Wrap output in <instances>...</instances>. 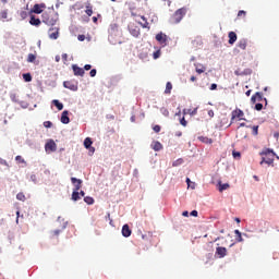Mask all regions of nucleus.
<instances>
[{
    "instance_id": "f257e3e1",
    "label": "nucleus",
    "mask_w": 279,
    "mask_h": 279,
    "mask_svg": "<svg viewBox=\"0 0 279 279\" xmlns=\"http://www.w3.org/2000/svg\"><path fill=\"white\" fill-rule=\"evenodd\" d=\"M186 12H189V8L183 7L181 9H178L170 17V23L172 25H178V23L182 22V19L186 16Z\"/></svg>"
},
{
    "instance_id": "f03ea898",
    "label": "nucleus",
    "mask_w": 279,
    "mask_h": 279,
    "mask_svg": "<svg viewBox=\"0 0 279 279\" xmlns=\"http://www.w3.org/2000/svg\"><path fill=\"white\" fill-rule=\"evenodd\" d=\"M41 21L46 25L53 27V25H56V23H58V15L53 11L45 12L41 15Z\"/></svg>"
},
{
    "instance_id": "7ed1b4c3",
    "label": "nucleus",
    "mask_w": 279,
    "mask_h": 279,
    "mask_svg": "<svg viewBox=\"0 0 279 279\" xmlns=\"http://www.w3.org/2000/svg\"><path fill=\"white\" fill-rule=\"evenodd\" d=\"M71 182H72V184H74L72 199H73V202H78V199H82V197L80 196V189H82V179L72 177Z\"/></svg>"
},
{
    "instance_id": "20e7f679",
    "label": "nucleus",
    "mask_w": 279,
    "mask_h": 279,
    "mask_svg": "<svg viewBox=\"0 0 279 279\" xmlns=\"http://www.w3.org/2000/svg\"><path fill=\"white\" fill-rule=\"evenodd\" d=\"M155 39L160 45V47H167V45H169V36L162 32L158 33Z\"/></svg>"
},
{
    "instance_id": "39448f33",
    "label": "nucleus",
    "mask_w": 279,
    "mask_h": 279,
    "mask_svg": "<svg viewBox=\"0 0 279 279\" xmlns=\"http://www.w3.org/2000/svg\"><path fill=\"white\" fill-rule=\"evenodd\" d=\"M245 113L241 109H235L231 112V123H234L235 119H239V121H245Z\"/></svg>"
},
{
    "instance_id": "423d86ee",
    "label": "nucleus",
    "mask_w": 279,
    "mask_h": 279,
    "mask_svg": "<svg viewBox=\"0 0 279 279\" xmlns=\"http://www.w3.org/2000/svg\"><path fill=\"white\" fill-rule=\"evenodd\" d=\"M45 149L47 153L57 151L58 150V144L53 140H49L46 145Z\"/></svg>"
},
{
    "instance_id": "0eeeda50",
    "label": "nucleus",
    "mask_w": 279,
    "mask_h": 279,
    "mask_svg": "<svg viewBox=\"0 0 279 279\" xmlns=\"http://www.w3.org/2000/svg\"><path fill=\"white\" fill-rule=\"evenodd\" d=\"M130 34L134 36V38H138L141 36V28L134 24L129 25Z\"/></svg>"
},
{
    "instance_id": "6e6552de",
    "label": "nucleus",
    "mask_w": 279,
    "mask_h": 279,
    "mask_svg": "<svg viewBox=\"0 0 279 279\" xmlns=\"http://www.w3.org/2000/svg\"><path fill=\"white\" fill-rule=\"evenodd\" d=\"M49 38L50 40H58V38H60V28L51 27L49 29Z\"/></svg>"
},
{
    "instance_id": "1a4fd4ad",
    "label": "nucleus",
    "mask_w": 279,
    "mask_h": 279,
    "mask_svg": "<svg viewBox=\"0 0 279 279\" xmlns=\"http://www.w3.org/2000/svg\"><path fill=\"white\" fill-rule=\"evenodd\" d=\"M216 256H218V258H226V256H228V248L218 246L216 248Z\"/></svg>"
},
{
    "instance_id": "9d476101",
    "label": "nucleus",
    "mask_w": 279,
    "mask_h": 279,
    "mask_svg": "<svg viewBox=\"0 0 279 279\" xmlns=\"http://www.w3.org/2000/svg\"><path fill=\"white\" fill-rule=\"evenodd\" d=\"M45 8H47L45 3L35 4L32 9V12L34 14H43V10H45Z\"/></svg>"
},
{
    "instance_id": "9b49d317",
    "label": "nucleus",
    "mask_w": 279,
    "mask_h": 279,
    "mask_svg": "<svg viewBox=\"0 0 279 279\" xmlns=\"http://www.w3.org/2000/svg\"><path fill=\"white\" fill-rule=\"evenodd\" d=\"M72 70H73L74 75L80 76V77H84V73H85L84 69L74 64V65H72Z\"/></svg>"
},
{
    "instance_id": "f8f14e48",
    "label": "nucleus",
    "mask_w": 279,
    "mask_h": 279,
    "mask_svg": "<svg viewBox=\"0 0 279 279\" xmlns=\"http://www.w3.org/2000/svg\"><path fill=\"white\" fill-rule=\"evenodd\" d=\"M61 123L64 125H68V123H71V119L69 118V111L65 110L61 113Z\"/></svg>"
},
{
    "instance_id": "ddd939ff",
    "label": "nucleus",
    "mask_w": 279,
    "mask_h": 279,
    "mask_svg": "<svg viewBox=\"0 0 279 279\" xmlns=\"http://www.w3.org/2000/svg\"><path fill=\"white\" fill-rule=\"evenodd\" d=\"M122 235L125 236V239H128L129 236H132V230L130 229L129 225H124L122 227Z\"/></svg>"
},
{
    "instance_id": "4468645a",
    "label": "nucleus",
    "mask_w": 279,
    "mask_h": 279,
    "mask_svg": "<svg viewBox=\"0 0 279 279\" xmlns=\"http://www.w3.org/2000/svg\"><path fill=\"white\" fill-rule=\"evenodd\" d=\"M63 86H64V88H69V90H77V85H75L71 81L63 82Z\"/></svg>"
},
{
    "instance_id": "2eb2a0df",
    "label": "nucleus",
    "mask_w": 279,
    "mask_h": 279,
    "mask_svg": "<svg viewBox=\"0 0 279 279\" xmlns=\"http://www.w3.org/2000/svg\"><path fill=\"white\" fill-rule=\"evenodd\" d=\"M235 75L242 76V75H252V69L247 68L244 71H241V69L235 70Z\"/></svg>"
},
{
    "instance_id": "dca6fc26",
    "label": "nucleus",
    "mask_w": 279,
    "mask_h": 279,
    "mask_svg": "<svg viewBox=\"0 0 279 279\" xmlns=\"http://www.w3.org/2000/svg\"><path fill=\"white\" fill-rule=\"evenodd\" d=\"M228 38H229V45H234V43H236V39H238L236 33L229 32Z\"/></svg>"
},
{
    "instance_id": "f3484780",
    "label": "nucleus",
    "mask_w": 279,
    "mask_h": 279,
    "mask_svg": "<svg viewBox=\"0 0 279 279\" xmlns=\"http://www.w3.org/2000/svg\"><path fill=\"white\" fill-rule=\"evenodd\" d=\"M238 47L239 49H242V51H245V49H247V39H240L238 43Z\"/></svg>"
},
{
    "instance_id": "a211bd4d",
    "label": "nucleus",
    "mask_w": 279,
    "mask_h": 279,
    "mask_svg": "<svg viewBox=\"0 0 279 279\" xmlns=\"http://www.w3.org/2000/svg\"><path fill=\"white\" fill-rule=\"evenodd\" d=\"M143 22H138L140 25L144 28V29H149V22H147V17H145V15L141 16Z\"/></svg>"
},
{
    "instance_id": "6ab92c4d",
    "label": "nucleus",
    "mask_w": 279,
    "mask_h": 279,
    "mask_svg": "<svg viewBox=\"0 0 279 279\" xmlns=\"http://www.w3.org/2000/svg\"><path fill=\"white\" fill-rule=\"evenodd\" d=\"M198 141H201V143H205V145H213V138L206 136H198Z\"/></svg>"
},
{
    "instance_id": "aec40b11",
    "label": "nucleus",
    "mask_w": 279,
    "mask_h": 279,
    "mask_svg": "<svg viewBox=\"0 0 279 279\" xmlns=\"http://www.w3.org/2000/svg\"><path fill=\"white\" fill-rule=\"evenodd\" d=\"M151 149H154V151H160L162 149V144L160 142H153Z\"/></svg>"
},
{
    "instance_id": "412c9836",
    "label": "nucleus",
    "mask_w": 279,
    "mask_h": 279,
    "mask_svg": "<svg viewBox=\"0 0 279 279\" xmlns=\"http://www.w3.org/2000/svg\"><path fill=\"white\" fill-rule=\"evenodd\" d=\"M31 25H34L35 27H38V25H40V19L35 17L34 15L31 16V21H29Z\"/></svg>"
},
{
    "instance_id": "4be33fe9",
    "label": "nucleus",
    "mask_w": 279,
    "mask_h": 279,
    "mask_svg": "<svg viewBox=\"0 0 279 279\" xmlns=\"http://www.w3.org/2000/svg\"><path fill=\"white\" fill-rule=\"evenodd\" d=\"M52 104H53V106H56V108L58 110H63L64 109V105L62 102H60V100H58V99L52 100Z\"/></svg>"
},
{
    "instance_id": "5701e85b",
    "label": "nucleus",
    "mask_w": 279,
    "mask_h": 279,
    "mask_svg": "<svg viewBox=\"0 0 279 279\" xmlns=\"http://www.w3.org/2000/svg\"><path fill=\"white\" fill-rule=\"evenodd\" d=\"M171 90H173V84H171V82H168V83L166 84L165 94H166V95H171Z\"/></svg>"
},
{
    "instance_id": "b1692460",
    "label": "nucleus",
    "mask_w": 279,
    "mask_h": 279,
    "mask_svg": "<svg viewBox=\"0 0 279 279\" xmlns=\"http://www.w3.org/2000/svg\"><path fill=\"white\" fill-rule=\"evenodd\" d=\"M90 145H93V140H90V137H86L84 140V147H85V149H90Z\"/></svg>"
},
{
    "instance_id": "393cba45",
    "label": "nucleus",
    "mask_w": 279,
    "mask_h": 279,
    "mask_svg": "<svg viewBox=\"0 0 279 279\" xmlns=\"http://www.w3.org/2000/svg\"><path fill=\"white\" fill-rule=\"evenodd\" d=\"M260 165H274V158H262Z\"/></svg>"
},
{
    "instance_id": "a878e982",
    "label": "nucleus",
    "mask_w": 279,
    "mask_h": 279,
    "mask_svg": "<svg viewBox=\"0 0 279 279\" xmlns=\"http://www.w3.org/2000/svg\"><path fill=\"white\" fill-rule=\"evenodd\" d=\"M85 13L87 14V16H93V5L90 3L86 4Z\"/></svg>"
},
{
    "instance_id": "bb28decb",
    "label": "nucleus",
    "mask_w": 279,
    "mask_h": 279,
    "mask_svg": "<svg viewBox=\"0 0 279 279\" xmlns=\"http://www.w3.org/2000/svg\"><path fill=\"white\" fill-rule=\"evenodd\" d=\"M84 203L88 204V206H93V204H95V198H93L90 196H86V197H84Z\"/></svg>"
},
{
    "instance_id": "cd10ccee",
    "label": "nucleus",
    "mask_w": 279,
    "mask_h": 279,
    "mask_svg": "<svg viewBox=\"0 0 279 279\" xmlns=\"http://www.w3.org/2000/svg\"><path fill=\"white\" fill-rule=\"evenodd\" d=\"M228 189H230V184L228 183H223V184H219V192L223 193V191H228Z\"/></svg>"
},
{
    "instance_id": "c85d7f7f",
    "label": "nucleus",
    "mask_w": 279,
    "mask_h": 279,
    "mask_svg": "<svg viewBox=\"0 0 279 279\" xmlns=\"http://www.w3.org/2000/svg\"><path fill=\"white\" fill-rule=\"evenodd\" d=\"M268 154H274V156H276V153H274V150L269 148H266L262 153H259L260 156H268Z\"/></svg>"
},
{
    "instance_id": "c756f323",
    "label": "nucleus",
    "mask_w": 279,
    "mask_h": 279,
    "mask_svg": "<svg viewBox=\"0 0 279 279\" xmlns=\"http://www.w3.org/2000/svg\"><path fill=\"white\" fill-rule=\"evenodd\" d=\"M255 97H256L257 101H263V99H264V101H266V104H267V98H263V94L260 92L255 93Z\"/></svg>"
},
{
    "instance_id": "7c9ffc66",
    "label": "nucleus",
    "mask_w": 279,
    "mask_h": 279,
    "mask_svg": "<svg viewBox=\"0 0 279 279\" xmlns=\"http://www.w3.org/2000/svg\"><path fill=\"white\" fill-rule=\"evenodd\" d=\"M8 19V10H2L0 12V21H5Z\"/></svg>"
},
{
    "instance_id": "2f4dec72",
    "label": "nucleus",
    "mask_w": 279,
    "mask_h": 279,
    "mask_svg": "<svg viewBox=\"0 0 279 279\" xmlns=\"http://www.w3.org/2000/svg\"><path fill=\"white\" fill-rule=\"evenodd\" d=\"M16 199H19V202H25L26 199L25 194L23 192L17 193Z\"/></svg>"
},
{
    "instance_id": "473e14b6",
    "label": "nucleus",
    "mask_w": 279,
    "mask_h": 279,
    "mask_svg": "<svg viewBox=\"0 0 279 279\" xmlns=\"http://www.w3.org/2000/svg\"><path fill=\"white\" fill-rule=\"evenodd\" d=\"M234 234L236 235V241H238V243L243 242V236L241 235V231L235 230V231H234Z\"/></svg>"
},
{
    "instance_id": "72a5a7b5",
    "label": "nucleus",
    "mask_w": 279,
    "mask_h": 279,
    "mask_svg": "<svg viewBox=\"0 0 279 279\" xmlns=\"http://www.w3.org/2000/svg\"><path fill=\"white\" fill-rule=\"evenodd\" d=\"M27 62H36V54L29 53L27 57Z\"/></svg>"
},
{
    "instance_id": "f704fd0d",
    "label": "nucleus",
    "mask_w": 279,
    "mask_h": 279,
    "mask_svg": "<svg viewBox=\"0 0 279 279\" xmlns=\"http://www.w3.org/2000/svg\"><path fill=\"white\" fill-rule=\"evenodd\" d=\"M245 16H247V12L244 10L238 12V19H245Z\"/></svg>"
},
{
    "instance_id": "c9c22d12",
    "label": "nucleus",
    "mask_w": 279,
    "mask_h": 279,
    "mask_svg": "<svg viewBox=\"0 0 279 279\" xmlns=\"http://www.w3.org/2000/svg\"><path fill=\"white\" fill-rule=\"evenodd\" d=\"M23 80L26 82H32V74H29V73L23 74Z\"/></svg>"
},
{
    "instance_id": "e433bc0d",
    "label": "nucleus",
    "mask_w": 279,
    "mask_h": 279,
    "mask_svg": "<svg viewBox=\"0 0 279 279\" xmlns=\"http://www.w3.org/2000/svg\"><path fill=\"white\" fill-rule=\"evenodd\" d=\"M15 160H16V162H19L20 165H24V162H25V159H23V158L21 157V155H17V156L15 157Z\"/></svg>"
},
{
    "instance_id": "4c0bfd02",
    "label": "nucleus",
    "mask_w": 279,
    "mask_h": 279,
    "mask_svg": "<svg viewBox=\"0 0 279 279\" xmlns=\"http://www.w3.org/2000/svg\"><path fill=\"white\" fill-rule=\"evenodd\" d=\"M160 56H161L160 50H157V51H155V52L153 53L154 60H158V58H160Z\"/></svg>"
},
{
    "instance_id": "58836bf2",
    "label": "nucleus",
    "mask_w": 279,
    "mask_h": 279,
    "mask_svg": "<svg viewBox=\"0 0 279 279\" xmlns=\"http://www.w3.org/2000/svg\"><path fill=\"white\" fill-rule=\"evenodd\" d=\"M180 123L183 125V128H186V125H189V122L186 121V119H184V117L180 119Z\"/></svg>"
},
{
    "instance_id": "ea45409f",
    "label": "nucleus",
    "mask_w": 279,
    "mask_h": 279,
    "mask_svg": "<svg viewBox=\"0 0 279 279\" xmlns=\"http://www.w3.org/2000/svg\"><path fill=\"white\" fill-rule=\"evenodd\" d=\"M182 162H184L183 159H178L177 161H174V162L172 163V167H178V165H182Z\"/></svg>"
},
{
    "instance_id": "a19ab883",
    "label": "nucleus",
    "mask_w": 279,
    "mask_h": 279,
    "mask_svg": "<svg viewBox=\"0 0 279 279\" xmlns=\"http://www.w3.org/2000/svg\"><path fill=\"white\" fill-rule=\"evenodd\" d=\"M255 110L260 111L263 110V104L258 102L255 105Z\"/></svg>"
},
{
    "instance_id": "79ce46f5",
    "label": "nucleus",
    "mask_w": 279,
    "mask_h": 279,
    "mask_svg": "<svg viewBox=\"0 0 279 279\" xmlns=\"http://www.w3.org/2000/svg\"><path fill=\"white\" fill-rule=\"evenodd\" d=\"M52 125H53V123L51 121L44 122V126H46V128H51Z\"/></svg>"
},
{
    "instance_id": "37998d69",
    "label": "nucleus",
    "mask_w": 279,
    "mask_h": 279,
    "mask_svg": "<svg viewBox=\"0 0 279 279\" xmlns=\"http://www.w3.org/2000/svg\"><path fill=\"white\" fill-rule=\"evenodd\" d=\"M253 134L254 136H258V125L253 126Z\"/></svg>"
},
{
    "instance_id": "c03bdc74",
    "label": "nucleus",
    "mask_w": 279,
    "mask_h": 279,
    "mask_svg": "<svg viewBox=\"0 0 279 279\" xmlns=\"http://www.w3.org/2000/svg\"><path fill=\"white\" fill-rule=\"evenodd\" d=\"M153 130H154V132H156V134H158V132H160V130H161V128H160V125H155V126H153Z\"/></svg>"
},
{
    "instance_id": "a18cd8bd",
    "label": "nucleus",
    "mask_w": 279,
    "mask_h": 279,
    "mask_svg": "<svg viewBox=\"0 0 279 279\" xmlns=\"http://www.w3.org/2000/svg\"><path fill=\"white\" fill-rule=\"evenodd\" d=\"M77 40H80L81 43H84V40H86V36L85 35H78Z\"/></svg>"
},
{
    "instance_id": "49530a36",
    "label": "nucleus",
    "mask_w": 279,
    "mask_h": 279,
    "mask_svg": "<svg viewBox=\"0 0 279 279\" xmlns=\"http://www.w3.org/2000/svg\"><path fill=\"white\" fill-rule=\"evenodd\" d=\"M89 75L90 77H95V75H97V70L96 69L90 70Z\"/></svg>"
},
{
    "instance_id": "de8ad7c7",
    "label": "nucleus",
    "mask_w": 279,
    "mask_h": 279,
    "mask_svg": "<svg viewBox=\"0 0 279 279\" xmlns=\"http://www.w3.org/2000/svg\"><path fill=\"white\" fill-rule=\"evenodd\" d=\"M163 117H169V110L166 108L161 109Z\"/></svg>"
},
{
    "instance_id": "09e8293b",
    "label": "nucleus",
    "mask_w": 279,
    "mask_h": 279,
    "mask_svg": "<svg viewBox=\"0 0 279 279\" xmlns=\"http://www.w3.org/2000/svg\"><path fill=\"white\" fill-rule=\"evenodd\" d=\"M0 165H3L4 167H8V161L3 158H0Z\"/></svg>"
},
{
    "instance_id": "8fccbe9b",
    "label": "nucleus",
    "mask_w": 279,
    "mask_h": 279,
    "mask_svg": "<svg viewBox=\"0 0 279 279\" xmlns=\"http://www.w3.org/2000/svg\"><path fill=\"white\" fill-rule=\"evenodd\" d=\"M61 232V230H54L52 231V236H58Z\"/></svg>"
},
{
    "instance_id": "3c124183",
    "label": "nucleus",
    "mask_w": 279,
    "mask_h": 279,
    "mask_svg": "<svg viewBox=\"0 0 279 279\" xmlns=\"http://www.w3.org/2000/svg\"><path fill=\"white\" fill-rule=\"evenodd\" d=\"M256 101H258V100L256 99V94H254V95L251 97V102H252V104H256Z\"/></svg>"
},
{
    "instance_id": "603ef678",
    "label": "nucleus",
    "mask_w": 279,
    "mask_h": 279,
    "mask_svg": "<svg viewBox=\"0 0 279 279\" xmlns=\"http://www.w3.org/2000/svg\"><path fill=\"white\" fill-rule=\"evenodd\" d=\"M233 158H241V153L233 151Z\"/></svg>"
},
{
    "instance_id": "864d4df0",
    "label": "nucleus",
    "mask_w": 279,
    "mask_h": 279,
    "mask_svg": "<svg viewBox=\"0 0 279 279\" xmlns=\"http://www.w3.org/2000/svg\"><path fill=\"white\" fill-rule=\"evenodd\" d=\"M62 60H63L64 62H68V60H69V54L63 53V54H62Z\"/></svg>"
},
{
    "instance_id": "5fc2aeb1",
    "label": "nucleus",
    "mask_w": 279,
    "mask_h": 279,
    "mask_svg": "<svg viewBox=\"0 0 279 279\" xmlns=\"http://www.w3.org/2000/svg\"><path fill=\"white\" fill-rule=\"evenodd\" d=\"M205 71H206L205 69L196 68V73H198V74H202V73H204Z\"/></svg>"
},
{
    "instance_id": "6e6d98bb",
    "label": "nucleus",
    "mask_w": 279,
    "mask_h": 279,
    "mask_svg": "<svg viewBox=\"0 0 279 279\" xmlns=\"http://www.w3.org/2000/svg\"><path fill=\"white\" fill-rule=\"evenodd\" d=\"M90 69H93V65H92V64H86V65L84 66V70H85V71H90Z\"/></svg>"
},
{
    "instance_id": "4d7b16f0",
    "label": "nucleus",
    "mask_w": 279,
    "mask_h": 279,
    "mask_svg": "<svg viewBox=\"0 0 279 279\" xmlns=\"http://www.w3.org/2000/svg\"><path fill=\"white\" fill-rule=\"evenodd\" d=\"M210 90H217V84H211L210 87H209Z\"/></svg>"
},
{
    "instance_id": "13d9d810",
    "label": "nucleus",
    "mask_w": 279,
    "mask_h": 279,
    "mask_svg": "<svg viewBox=\"0 0 279 279\" xmlns=\"http://www.w3.org/2000/svg\"><path fill=\"white\" fill-rule=\"evenodd\" d=\"M190 215H191L192 217H197L198 213H197V210H192Z\"/></svg>"
},
{
    "instance_id": "bf43d9fd",
    "label": "nucleus",
    "mask_w": 279,
    "mask_h": 279,
    "mask_svg": "<svg viewBox=\"0 0 279 279\" xmlns=\"http://www.w3.org/2000/svg\"><path fill=\"white\" fill-rule=\"evenodd\" d=\"M78 195H80V197H84V195H86V193L84 191H81V192H78Z\"/></svg>"
},
{
    "instance_id": "052dcab7",
    "label": "nucleus",
    "mask_w": 279,
    "mask_h": 279,
    "mask_svg": "<svg viewBox=\"0 0 279 279\" xmlns=\"http://www.w3.org/2000/svg\"><path fill=\"white\" fill-rule=\"evenodd\" d=\"M246 97H250V95H252V89H248L246 93H245Z\"/></svg>"
},
{
    "instance_id": "680f3d73",
    "label": "nucleus",
    "mask_w": 279,
    "mask_h": 279,
    "mask_svg": "<svg viewBox=\"0 0 279 279\" xmlns=\"http://www.w3.org/2000/svg\"><path fill=\"white\" fill-rule=\"evenodd\" d=\"M182 216H183V217H189V211H183V213H182Z\"/></svg>"
},
{
    "instance_id": "e2e57ef3",
    "label": "nucleus",
    "mask_w": 279,
    "mask_h": 279,
    "mask_svg": "<svg viewBox=\"0 0 279 279\" xmlns=\"http://www.w3.org/2000/svg\"><path fill=\"white\" fill-rule=\"evenodd\" d=\"M208 114H209V117H215V112H214L213 110H210V111L208 112Z\"/></svg>"
},
{
    "instance_id": "0e129e2a",
    "label": "nucleus",
    "mask_w": 279,
    "mask_h": 279,
    "mask_svg": "<svg viewBox=\"0 0 279 279\" xmlns=\"http://www.w3.org/2000/svg\"><path fill=\"white\" fill-rule=\"evenodd\" d=\"M240 128H245V122L240 123L238 130H239Z\"/></svg>"
},
{
    "instance_id": "69168bd1",
    "label": "nucleus",
    "mask_w": 279,
    "mask_h": 279,
    "mask_svg": "<svg viewBox=\"0 0 279 279\" xmlns=\"http://www.w3.org/2000/svg\"><path fill=\"white\" fill-rule=\"evenodd\" d=\"M186 184H187V186H191V179H186Z\"/></svg>"
},
{
    "instance_id": "338daca9",
    "label": "nucleus",
    "mask_w": 279,
    "mask_h": 279,
    "mask_svg": "<svg viewBox=\"0 0 279 279\" xmlns=\"http://www.w3.org/2000/svg\"><path fill=\"white\" fill-rule=\"evenodd\" d=\"M192 82H196V80H197V77H195V76H191V78H190Z\"/></svg>"
},
{
    "instance_id": "774afa93",
    "label": "nucleus",
    "mask_w": 279,
    "mask_h": 279,
    "mask_svg": "<svg viewBox=\"0 0 279 279\" xmlns=\"http://www.w3.org/2000/svg\"><path fill=\"white\" fill-rule=\"evenodd\" d=\"M56 62H60V56H56Z\"/></svg>"
}]
</instances>
